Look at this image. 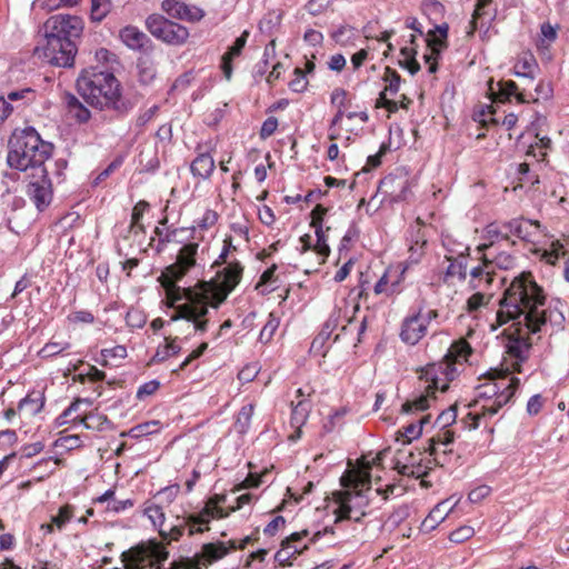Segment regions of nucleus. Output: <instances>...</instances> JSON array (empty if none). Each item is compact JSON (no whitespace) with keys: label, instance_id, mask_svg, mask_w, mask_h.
Segmentation results:
<instances>
[{"label":"nucleus","instance_id":"obj_1","mask_svg":"<svg viewBox=\"0 0 569 569\" xmlns=\"http://www.w3.org/2000/svg\"><path fill=\"white\" fill-rule=\"evenodd\" d=\"M546 303L543 288L537 283L530 271H522L511 280L499 300L498 325L517 321L532 335L541 332L548 326L562 329L566 319L560 309L561 301L551 300L547 307Z\"/></svg>","mask_w":569,"mask_h":569},{"label":"nucleus","instance_id":"obj_2","mask_svg":"<svg viewBox=\"0 0 569 569\" xmlns=\"http://www.w3.org/2000/svg\"><path fill=\"white\" fill-rule=\"evenodd\" d=\"M43 30L46 46L36 47L34 54L56 67H72L78 51L74 40L83 31L82 19L71 14H54L44 22Z\"/></svg>","mask_w":569,"mask_h":569},{"label":"nucleus","instance_id":"obj_3","mask_svg":"<svg viewBox=\"0 0 569 569\" xmlns=\"http://www.w3.org/2000/svg\"><path fill=\"white\" fill-rule=\"evenodd\" d=\"M76 86L84 101L97 109H111L119 116L133 109L132 101L122 97L120 82L112 72L98 68L83 69Z\"/></svg>","mask_w":569,"mask_h":569},{"label":"nucleus","instance_id":"obj_4","mask_svg":"<svg viewBox=\"0 0 569 569\" xmlns=\"http://www.w3.org/2000/svg\"><path fill=\"white\" fill-rule=\"evenodd\" d=\"M7 163L19 171H37L51 157L53 144L43 141L33 127L16 129L8 141Z\"/></svg>","mask_w":569,"mask_h":569},{"label":"nucleus","instance_id":"obj_5","mask_svg":"<svg viewBox=\"0 0 569 569\" xmlns=\"http://www.w3.org/2000/svg\"><path fill=\"white\" fill-rule=\"evenodd\" d=\"M188 302L178 305L170 321L186 320L191 322L194 332L204 333L208 330L209 320L206 318L209 313V291L196 292L188 290Z\"/></svg>","mask_w":569,"mask_h":569},{"label":"nucleus","instance_id":"obj_6","mask_svg":"<svg viewBox=\"0 0 569 569\" xmlns=\"http://www.w3.org/2000/svg\"><path fill=\"white\" fill-rule=\"evenodd\" d=\"M122 561L130 569H142L147 566L154 569H162L164 561L169 558L166 546L156 539L141 542L122 552Z\"/></svg>","mask_w":569,"mask_h":569},{"label":"nucleus","instance_id":"obj_7","mask_svg":"<svg viewBox=\"0 0 569 569\" xmlns=\"http://www.w3.org/2000/svg\"><path fill=\"white\" fill-rule=\"evenodd\" d=\"M537 96L527 93L526 89L520 90L518 84L512 80H500L495 82L492 79L488 81V92L493 101L509 102L512 98L519 103L537 102L539 97L547 99L551 96L552 89L549 83L540 81L536 89Z\"/></svg>","mask_w":569,"mask_h":569},{"label":"nucleus","instance_id":"obj_8","mask_svg":"<svg viewBox=\"0 0 569 569\" xmlns=\"http://www.w3.org/2000/svg\"><path fill=\"white\" fill-rule=\"evenodd\" d=\"M147 30L169 46H182L189 38L188 29L161 14L153 13L146 19Z\"/></svg>","mask_w":569,"mask_h":569},{"label":"nucleus","instance_id":"obj_9","mask_svg":"<svg viewBox=\"0 0 569 569\" xmlns=\"http://www.w3.org/2000/svg\"><path fill=\"white\" fill-rule=\"evenodd\" d=\"M29 183L27 194L39 211H43L51 202V180L46 167H38L37 171L28 172Z\"/></svg>","mask_w":569,"mask_h":569},{"label":"nucleus","instance_id":"obj_10","mask_svg":"<svg viewBox=\"0 0 569 569\" xmlns=\"http://www.w3.org/2000/svg\"><path fill=\"white\" fill-rule=\"evenodd\" d=\"M520 386V380L516 377H509L503 382V387L500 392L496 395L491 403L483 405L481 407V413H468V418L472 420L470 429H477L479 427V420L481 417H492L506 406L515 396L516 391Z\"/></svg>","mask_w":569,"mask_h":569},{"label":"nucleus","instance_id":"obj_11","mask_svg":"<svg viewBox=\"0 0 569 569\" xmlns=\"http://www.w3.org/2000/svg\"><path fill=\"white\" fill-rule=\"evenodd\" d=\"M198 247L194 242L184 244L179 250L177 261L164 269L160 279H168V284L180 281L194 267Z\"/></svg>","mask_w":569,"mask_h":569},{"label":"nucleus","instance_id":"obj_12","mask_svg":"<svg viewBox=\"0 0 569 569\" xmlns=\"http://www.w3.org/2000/svg\"><path fill=\"white\" fill-rule=\"evenodd\" d=\"M456 377V368L451 362L431 363L422 369L420 379L431 385V388L446 392L449 382Z\"/></svg>","mask_w":569,"mask_h":569},{"label":"nucleus","instance_id":"obj_13","mask_svg":"<svg viewBox=\"0 0 569 569\" xmlns=\"http://www.w3.org/2000/svg\"><path fill=\"white\" fill-rule=\"evenodd\" d=\"M378 192L389 197L392 202L406 201L410 193L409 178L402 172L389 173L380 180Z\"/></svg>","mask_w":569,"mask_h":569},{"label":"nucleus","instance_id":"obj_14","mask_svg":"<svg viewBox=\"0 0 569 569\" xmlns=\"http://www.w3.org/2000/svg\"><path fill=\"white\" fill-rule=\"evenodd\" d=\"M422 452L415 453L409 449H399L393 457V467L402 476L421 477L425 472L421 465Z\"/></svg>","mask_w":569,"mask_h":569},{"label":"nucleus","instance_id":"obj_15","mask_svg":"<svg viewBox=\"0 0 569 569\" xmlns=\"http://www.w3.org/2000/svg\"><path fill=\"white\" fill-rule=\"evenodd\" d=\"M371 491L370 486L366 489H359L358 483L352 490L337 491L333 493L335 501L338 506L347 507L348 509L366 510L369 506L368 493Z\"/></svg>","mask_w":569,"mask_h":569},{"label":"nucleus","instance_id":"obj_16","mask_svg":"<svg viewBox=\"0 0 569 569\" xmlns=\"http://www.w3.org/2000/svg\"><path fill=\"white\" fill-rule=\"evenodd\" d=\"M453 440V431L449 429H440L436 436L429 439V446L426 448V451L429 456L433 457L437 465L443 466L446 463V456L451 453V450H448L447 447L451 445Z\"/></svg>","mask_w":569,"mask_h":569},{"label":"nucleus","instance_id":"obj_17","mask_svg":"<svg viewBox=\"0 0 569 569\" xmlns=\"http://www.w3.org/2000/svg\"><path fill=\"white\" fill-rule=\"evenodd\" d=\"M121 41L131 50L151 52L153 43L151 39L134 26H126L120 30Z\"/></svg>","mask_w":569,"mask_h":569},{"label":"nucleus","instance_id":"obj_18","mask_svg":"<svg viewBox=\"0 0 569 569\" xmlns=\"http://www.w3.org/2000/svg\"><path fill=\"white\" fill-rule=\"evenodd\" d=\"M427 332V328L421 321V310L417 313L405 318L401 325L400 338L407 343L415 346L417 345Z\"/></svg>","mask_w":569,"mask_h":569},{"label":"nucleus","instance_id":"obj_19","mask_svg":"<svg viewBox=\"0 0 569 569\" xmlns=\"http://www.w3.org/2000/svg\"><path fill=\"white\" fill-rule=\"evenodd\" d=\"M488 375L491 377V382H487L483 385H480L477 387V398L473 401V403H470L469 407H475L479 403L481 399L483 400H492L495 399L496 395H498L503 387L505 380H507L509 372L506 371H498L497 369L488 372Z\"/></svg>","mask_w":569,"mask_h":569},{"label":"nucleus","instance_id":"obj_20","mask_svg":"<svg viewBox=\"0 0 569 569\" xmlns=\"http://www.w3.org/2000/svg\"><path fill=\"white\" fill-rule=\"evenodd\" d=\"M502 228H505L509 233L515 234L520 240L532 242V237L536 233L535 230H539L541 228V223L538 220L515 218L502 222Z\"/></svg>","mask_w":569,"mask_h":569},{"label":"nucleus","instance_id":"obj_21","mask_svg":"<svg viewBox=\"0 0 569 569\" xmlns=\"http://www.w3.org/2000/svg\"><path fill=\"white\" fill-rule=\"evenodd\" d=\"M197 157L190 163V172L194 178L208 180L211 178L216 163L212 156L208 151H202L201 146L196 148Z\"/></svg>","mask_w":569,"mask_h":569},{"label":"nucleus","instance_id":"obj_22","mask_svg":"<svg viewBox=\"0 0 569 569\" xmlns=\"http://www.w3.org/2000/svg\"><path fill=\"white\" fill-rule=\"evenodd\" d=\"M502 224L500 226L497 222H490L488 223L482 233V238L487 240V242H483L477 247L478 252H486L493 248V246L499 241H507L511 246L516 244L515 240L510 239L509 232L502 231Z\"/></svg>","mask_w":569,"mask_h":569},{"label":"nucleus","instance_id":"obj_23","mask_svg":"<svg viewBox=\"0 0 569 569\" xmlns=\"http://www.w3.org/2000/svg\"><path fill=\"white\" fill-rule=\"evenodd\" d=\"M530 348L529 338L516 336L508 339L506 352L517 360L515 370L518 372H520L521 363L528 359Z\"/></svg>","mask_w":569,"mask_h":569},{"label":"nucleus","instance_id":"obj_24","mask_svg":"<svg viewBox=\"0 0 569 569\" xmlns=\"http://www.w3.org/2000/svg\"><path fill=\"white\" fill-rule=\"evenodd\" d=\"M229 553V548L226 542H208L201 548V551L196 553L197 561L201 563L203 568L209 565L222 559Z\"/></svg>","mask_w":569,"mask_h":569},{"label":"nucleus","instance_id":"obj_25","mask_svg":"<svg viewBox=\"0 0 569 569\" xmlns=\"http://www.w3.org/2000/svg\"><path fill=\"white\" fill-rule=\"evenodd\" d=\"M482 254L481 260L482 264L477 266L470 270V286L472 289L485 288L491 284L493 281L492 270L489 264V254L486 252H480Z\"/></svg>","mask_w":569,"mask_h":569},{"label":"nucleus","instance_id":"obj_26","mask_svg":"<svg viewBox=\"0 0 569 569\" xmlns=\"http://www.w3.org/2000/svg\"><path fill=\"white\" fill-rule=\"evenodd\" d=\"M161 280H162V286L167 290L168 298L171 301L170 306H172L174 308L177 307V306H174V303L177 301L184 299L188 302V298L186 297L188 290H192L196 292H206V291H209V293L211 292L210 291L211 286L207 281H201L196 287L181 288V287L177 286V282H174L173 284H168V279H161Z\"/></svg>","mask_w":569,"mask_h":569},{"label":"nucleus","instance_id":"obj_27","mask_svg":"<svg viewBox=\"0 0 569 569\" xmlns=\"http://www.w3.org/2000/svg\"><path fill=\"white\" fill-rule=\"evenodd\" d=\"M437 389L431 388V385L429 383L422 393L413 398L412 400H407L401 406V412L402 413H412V412H420L425 411L430 408V402L436 400V393Z\"/></svg>","mask_w":569,"mask_h":569},{"label":"nucleus","instance_id":"obj_28","mask_svg":"<svg viewBox=\"0 0 569 569\" xmlns=\"http://www.w3.org/2000/svg\"><path fill=\"white\" fill-rule=\"evenodd\" d=\"M469 253L470 248L465 247L463 250L457 252L456 257L446 256V259L450 262L446 270V276L458 277L459 280H466Z\"/></svg>","mask_w":569,"mask_h":569},{"label":"nucleus","instance_id":"obj_29","mask_svg":"<svg viewBox=\"0 0 569 569\" xmlns=\"http://www.w3.org/2000/svg\"><path fill=\"white\" fill-rule=\"evenodd\" d=\"M161 7L169 16L179 19L198 21L204 16L202 10H198V16H189L190 8L182 0H164Z\"/></svg>","mask_w":569,"mask_h":569},{"label":"nucleus","instance_id":"obj_30","mask_svg":"<svg viewBox=\"0 0 569 569\" xmlns=\"http://www.w3.org/2000/svg\"><path fill=\"white\" fill-rule=\"evenodd\" d=\"M243 268L240 262L234 261L223 268L222 271L218 272L221 278L220 286L227 289V292H231L242 278Z\"/></svg>","mask_w":569,"mask_h":569},{"label":"nucleus","instance_id":"obj_31","mask_svg":"<svg viewBox=\"0 0 569 569\" xmlns=\"http://www.w3.org/2000/svg\"><path fill=\"white\" fill-rule=\"evenodd\" d=\"M451 509L452 507L448 506V501H441L429 512V515L422 521L421 529L423 531L433 530L447 518Z\"/></svg>","mask_w":569,"mask_h":569},{"label":"nucleus","instance_id":"obj_32","mask_svg":"<svg viewBox=\"0 0 569 569\" xmlns=\"http://www.w3.org/2000/svg\"><path fill=\"white\" fill-rule=\"evenodd\" d=\"M64 103L68 112L79 122L86 123L91 118L90 110L72 93H66Z\"/></svg>","mask_w":569,"mask_h":569},{"label":"nucleus","instance_id":"obj_33","mask_svg":"<svg viewBox=\"0 0 569 569\" xmlns=\"http://www.w3.org/2000/svg\"><path fill=\"white\" fill-rule=\"evenodd\" d=\"M44 406V395L41 391H31L20 400L18 408L26 410L30 416L39 413Z\"/></svg>","mask_w":569,"mask_h":569},{"label":"nucleus","instance_id":"obj_34","mask_svg":"<svg viewBox=\"0 0 569 569\" xmlns=\"http://www.w3.org/2000/svg\"><path fill=\"white\" fill-rule=\"evenodd\" d=\"M310 401L299 400L298 403L292 408L291 412V426L298 429V437H300V428L306 423L310 412Z\"/></svg>","mask_w":569,"mask_h":569},{"label":"nucleus","instance_id":"obj_35","mask_svg":"<svg viewBox=\"0 0 569 569\" xmlns=\"http://www.w3.org/2000/svg\"><path fill=\"white\" fill-rule=\"evenodd\" d=\"M341 318V311L335 310L325 322L320 333L317 336V338H315L312 345L317 342L323 343L326 340H328L332 332L339 327Z\"/></svg>","mask_w":569,"mask_h":569},{"label":"nucleus","instance_id":"obj_36","mask_svg":"<svg viewBox=\"0 0 569 569\" xmlns=\"http://www.w3.org/2000/svg\"><path fill=\"white\" fill-rule=\"evenodd\" d=\"M159 429L160 422L158 420H151L132 427L130 430H128V432H122L121 436L139 439L149 435H153L158 432Z\"/></svg>","mask_w":569,"mask_h":569},{"label":"nucleus","instance_id":"obj_37","mask_svg":"<svg viewBox=\"0 0 569 569\" xmlns=\"http://www.w3.org/2000/svg\"><path fill=\"white\" fill-rule=\"evenodd\" d=\"M138 79L141 84H150L157 74L156 67L152 61L148 59H139L137 63Z\"/></svg>","mask_w":569,"mask_h":569},{"label":"nucleus","instance_id":"obj_38","mask_svg":"<svg viewBox=\"0 0 569 569\" xmlns=\"http://www.w3.org/2000/svg\"><path fill=\"white\" fill-rule=\"evenodd\" d=\"M253 410H254V407L251 403L243 406L239 410V412L237 415L236 422H234V430L238 433L244 435L249 430L250 425H251V419L253 416Z\"/></svg>","mask_w":569,"mask_h":569},{"label":"nucleus","instance_id":"obj_39","mask_svg":"<svg viewBox=\"0 0 569 569\" xmlns=\"http://www.w3.org/2000/svg\"><path fill=\"white\" fill-rule=\"evenodd\" d=\"M177 520L180 522L171 526L169 530H164L163 528L159 529L160 537L167 541V543L178 541L183 536L187 525H189L187 517H177Z\"/></svg>","mask_w":569,"mask_h":569},{"label":"nucleus","instance_id":"obj_40","mask_svg":"<svg viewBox=\"0 0 569 569\" xmlns=\"http://www.w3.org/2000/svg\"><path fill=\"white\" fill-rule=\"evenodd\" d=\"M177 338L169 339L166 338V345L163 347H159L152 358L154 362H162L168 358L176 356L180 352L181 348L176 343Z\"/></svg>","mask_w":569,"mask_h":569},{"label":"nucleus","instance_id":"obj_41","mask_svg":"<svg viewBox=\"0 0 569 569\" xmlns=\"http://www.w3.org/2000/svg\"><path fill=\"white\" fill-rule=\"evenodd\" d=\"M492 0H477L476 9L470 21L469 34H472L478 28V20L485 16H489V21L493 19V14L488 11Z\"/></svg>","mask_w":569,"mask_h":569},{"label":"nucleus","instance_id":"obj_42","mask_svg":"<svg viewBox=\"0 0 569 569\" xmlns=\"http://www.w3.org/2000/svg\"><path fill=\"white\" fill-rule=\"evenodd\" d=\"M148 208L149 203L144 200H140L134 204L131 212L130 230H133L136 233L138 231H144V226L141 223V219Z\"/></svg>","mask_w":569,"mask_h":569},{"label":"nucleus","instance_id":"obj_43","mask_svg":"<svg viewBox=\"0 0 569 569\" xmlns=\"http://www.w3.org/2000/svg\"><path fill=\"white\" fill-rule=\"evenodd\" d=\"M302 550L298 549L297 546H288V541H282L281 549L274 555V560L282 567L289 566L290 559L300 555Z\"/></svg>","mask_w":569,"mask_h":569},{"label":"nucleus","instance_id":"obj_44","mask_svg":"<svg viewBox=\"0 0 569 569\" xmlns=\"http://www.w3.org/2000/svg\"><path fill=\"white\" fill-rule=\"evenodd\" d=\"M110 10V0H91L90 18L94 22H101Z\"/></svg>","mask_w":569,"mask_h":569},{"label":"nucleus","instance_id":"obj_45","mask_svg":"<svg viewBox=\"0 0 569 569\" xmlns=\"http://www.w3.org/2000/svg\"><path fill=\"white\" fill-rule=\"evenodd\" d=\"M143 515L152 522L154 527L159 529L164 525L166 516L162 508L154 503H146Z\"/></svg>","mask_w":569,"mask_h":569},{"label":"nucleus","instance_id":"obj_46","mask_svg":"<svg viewBox=\"0 0 569 569\" xmlns=\"http://www.w3.org/2000/svg\"><path fill=\"white\" fill-rule=\"evenodd\" d=\"M74 422H79L84 426L86 429H98L102 430V425L109 422L106 416L89 413L84 417H74L71 419Z\"/></svg>","mask_w":569,"mask_h":569},{"label":"nucleus","instance_id":"obj_47","mask_svg":"<svg viewBox=\"0 0 569 569\" xmlns=\"http://www.w3.org/2000/svg\"><path fill=\"white\" fill-rule=\"evenodd\" d=\"M336 522H340L342 520H352L355 522H360L362 518L367 515L366 510L360 509H348L347 507L338 506L335 510Z\"/></svg>","mask_w":569,"mask_h":569},{"label":"nucleus","instance_id":"obj_48","mask_svg":"<svg viewBox=\"0 0 569 569\" xmlns=\"http://www.w3.org/2000/svg\"><path fill=\"white\" fill-rule=\"evenodd\" d=\"M279 318L273 312H270L268 321L266 322L259 335V341L261 343H268L272 339L276 330L279 327Z\"/></svg>","mask_w":569,"mask_h":569},{"label":"nucleus","instance_id":"obj_49","mask_svg":"<svg viewBox=\"0 0 569 569\" xmlns=\"http://www.w3.org/2000/svg\"><path fill=\"white\" fill-rule=\"evenodd\" d=\"M355 31L356 29L353 27L343 24L331 33V38L336 43L346 46L355 39Z\"/></svg>","mask_w":569,"mask_h":569},{"label":"nucleus","instance_id":"obj_50","mask_svg":"<svg viewBox=\"0 0 569 569\" xmlns=\"http://www.w3.org/2000/svg\"><path fill=\"white\" fill-rule=\"evenodd\" d=\"M74 508L71 505H64L59 508L57 515L51 517V521L58 530H62L64 526L73 518Z\"/></svg>","mask_w":569,"mask_h":569},{"label":"nucleus","instance_id":"obj_51","mask_svg":"<svg viewBox=\"0 0 569 569\" xmlns=\"http://www.w3.org/2000/svg\"><path fill=\"white\" fill-rule=\"evenodd\" d=\"M537 68L536 61L533 58L525 59L521 62H518L515 66L513 74L516 77L525 78L529 81L533 80V70Z\"/></svg>","mask_w":569,"mask_h":569},{"label":"nucleus","instance_id":"obj_52","mask_svg":"<svg viewBox=\"0 0 569 569\" xmlns=\"http://www.w3.org/2000/svg\"><path fill=\"white\" fill-rule=\"evenodd\" d=\"M472 349L468 341L465 339H460L456 342H453L449 349V353L447 355L455 358L456 360L465 359L471 355Z\"/></svg>","mask_w":569,"mask_h":569},{"label":"nucleus","instance_id":"obj_53","mask_svg":"<svg viewBox=\"0 0 569 569\" xmlns=\"http://www.w3.org/2000/svg\"><path fill=\"white\" fill-rule=\"evenodd\" d=\"M212 507L206 502L204 507L198 513H191L187 516V522H189V525L206 527L212 519Z\"/></svg>","mask_w":569,"mask_h":569},{"label":"nucleus","instance_id":"obj_54","mask_svg":"<svg viewBox=\"0 0 569 569\" xmlns=\"http://www.w3.org/2000/svg\"><path fill=\"white\" fill-rule=\"evenodd\" d=\"M516 257L505 251L497 253L496 256H493L492 259L489 258L490 267L496 266L497 268L502 270L512 269L516 266Z\"/></svg>","mask_w":569,"mask_h":569},{"label":"nucleus","instance_id":"obj_55","mask_svg":"<svg viewBox=\"0 0 569 569\" xmlns=\"http://www.w3.org/2000/svg\"><path fill=\"white\" fill-rule=\"evenodd\" d=\"M383 81L389 82V84L385 88L390 94H396L399 91L401 77L400 74L392 68L387 67L383 74Z\"/></svg>","mask_w":569,"mask_h":569},{"label":"nucleus","instance_id":"obj_56","mask_svg":"<svg viewBox=\"0 0 569 569\" xmlns=\"http://www.w3.org/2000/svg\"><path fill=\"white\" fill-rule=\"evenodd\" d=\"M70 348V343L67 341L63 342H54L50 341L43 346V348L39 351V356L41 358H51L60 355L62 351Z\"/></svg>","mask_w":569,"mask_h":569},{"label":"nucleus","instance_id":"obj_57","mask_svg":"<svg viewBox=\"0 0 569 569\" xmlns=\"http://www.w3.org/2000/svg\"><path fill=\"white\" fill-rule=\"evenodd\" d=\"M398 433L399 437L397 440L401 439L403 445H409L412 440L418 439L421 436V426H418L417 423H410L402 430H399Z\"/></svg>","mask_w":569,"mask_h":569},{"label":"nucleus","instance_id":"obj_58","mask_svg":"<svg viewBox=\"0 0 569 569\" xmlns=\"http://www.w3.org/2000/svg\"><path fill=\"white\" fill-rule=\"evenodd\" d=\"M209 283L211 286L209 306L212 308H219V306L227 299L230 292H227V289L220 286V283L218 286L212 282Z\"/></svg>","mask_w":569,"mask_h":569},{"label":"nucleus","instance_id":"obj_59","mask_svg":"<svg viewBox=\"0 0 569 569\" xmlns=\"http://www.w3.org/2000/svg\"><path fill=\"white\" fill-rule=\"evenodd\" d=\"M315 232H316V237H317V244L315 246L313 250L318 254L326 258L330 253V248L327 244V238H326L325 231L322 229V226L319 222H317V228H315Z\"/></svg>","mask_w":569,"mask_h":569},{"label":"nucleus","instance_id":"obj_60","mask_svg":"<svg viewBox=\"0 0 569 569\" xmlns=\"http://www.w3.org/2000/svg\"><path fill=\"white\" fill-rule=\"evenodd\" d=\"M59 459H52L51 457L50 458H43L41 460H39L34 466H33V470L37 471V470H40V476L38 477L39 480H42L44 479L46 477L50 476L51 473H53L54 471V468L52 467L53 465H58L59 463Z\"/></svg>","mask_w":569,"mask_h":569},{"label":"nucleus","instance_id":"obj_61","mask_svg":"<svg viewBox=\"0 0 569 569\" xmlns=\"http://www.w3.org/2000/svg\"><path fill=\"white\" fill-rule=\"evenodd\" d=\"M457 419V410L455 407H450L446 410H442L437 419L436 425L440 427V429H447L449 426H451Z\"/></svg>","mask_w":569,"mask_h":569},{"label":"nucleus","instance_id":"obj_62","mask_svg":"<svg viewBox=\"0 0 569 569\" xmlns=\"http://www.w3.org/2000/svg\"><path fill=\"white\" fill-rule=\"evenodd\" d=\"M490 300V297H487L485 293L476 292L470 296L467 300V310L468 312H476L481 307L486 306Z\"/></svg>","mask_w":569,"mask_h":569},{"label":"nucleus","instance_id":"obj_63","mask_svg":"<svg viewBox=\"0 0 569 569\" xmlns=\"http://www.w3.org/2000/svg\"><path fill=\"white\" fill-rule=\"evenodd\" d=\"M170 569H203L201 563L197 561L196 555L192 558L182 557L170 563Z\"/></svg>","mask_w":569,"mask_h":569},{"label":"nucleus","instance_id":"obj_64","mask_svg":"<svg viewBox=\"0 0 569 569\" xmlns=\"http://www.w3.org/2000/svg\"><path fill=\"white\" fill-rule=\"evenodd\" d=\"M473 533H475L473 528H471L469 526H462V527L453 530L449 535V539L452 542L461 543V542L468 540L469 538H471L473 536Z\"/></svg>","mask_w":569,"mask_h":569}]
</instances>
